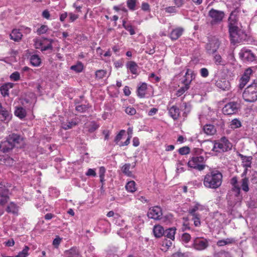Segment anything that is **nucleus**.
<instances>
[{
	"label": "nucleus",
	"mask_w": 257,
	"mask_h": 257,
	"mask_svg": "<svg viewBox=\"0 0 257 257\" xmlns=\"http://www.w3.org/2000/svg\"><path fill=\"white\" fill-rule=\"evenodd\" d=\"M230 125L231 128L236 129L241 126V123L239 119L235 118L231 121Z\"/></svg>",
	"instance_id": "a19ab883"
},
{
	"label": "nucleus",
	"mask_w": 257,
	"mask_h": 257,
	"mask_svg": "<svg viewBox=\"0 0 257 257\" xmlns=\"http://www.w3.org/2000/svg\"><path fill=\"white\" fill-rule=\"evenodd\" d=\"M235 240L233 238H227L224 239L219 240L217 242L218 246H222L225 245L231 244L235 243Z\"/></svg>",
	"instance_id": "7c9ffc66"
},
{
	"label": "nucleus",
	"mask_w": 257,
	"mask_h": 257,
	"mask_svg": "<svg viewBox=\"0 0 257 257\" xmlns=\"http://www.w3.org/2000/svg\"><path fill=\"white\" fill-rule=\"evenodd\" d=\"M215 78H217L215 85L217 87L223 90H227L229 89L230 83L229 81L223 77H218L216 76Z\"/></svg>",
	"instance_id": "ddd939ff"
},
{
	"label": "nucleus",
	"mask_w": 257,
	"mask_h": 257,
	"mask_svg": "<svg viewBox=\"0 0 257 257\" xmlns=\"http://www.w3.org/2000/svg\"><path fill=\"white\" fill-rule=\"evenodd\" d=\"M240 108V104L237 102H230L227 103L223 108V112L226 115L236 113Z\"/></svg>",
	"instance_id": "6e6552de"
},
{
	"label": "nucleus",
	"mask_w": 257,
	"mask_h": 257,
	"mask_svg": "<svg viewBox=\"0 0 257 257\" xmlns=\"http://www.w3.org/2000/svg\"><path fill=\"white\" fill-rule=\"evenodd\" d=\"M174 4L178 8L181 7L184 4V0H173Z\"/></svg>",
	"instance_id": "69168bd1"
},
{
	"label": "nucleus",
	"mask_w": 257,
	"mask_h": 257,
	"mask_svg": "<svg viewBox=\"0 0 257 257\" xmlns=\"http://www.w3.org/2000/svg\"><path fill=\"white\" fill-rule=\"evenodd\" d=\"M126 68L129 69L131 72L133 74L137 73L138 66L134 61H129L126 64Z\"/></svg>",
	"instance_id": "c85d7f7f"
},
{
	"label": "nucleus",
	"mask_w": 257,
	"mask_h": 257,
	"mask_svg": "<svg viewBox=\"0 0 257 257\" xmlns=\"http://www.w3.org/2000/svg\"><path fill=\"white\" fill-rule=\"evenodd\" d=\"M136 0H127L126 4L127 7L130 10L134 11L135 10L136 6Z\"/></svg>",
	"instance_id": "49530a36"
},
{
	"label": "nucleus",
	"mask_w": 257,
	"mask_h": 257,
	"mask_svg": "<svg viewBox=\"0 0 257 257\" xmlns=\"http://www.w3.org/2000/svg\"><path fill=\"white\" fill-rule=\"evenodd\" d=\"M251 160L252 157H246V158H244V159H243L242 160V165L245 168H249L251 167Z\"/></svg>",
	"instance_id": "c03bdc74"
},
{
	"label": "nucleus",
	"mask_w": 257,
	"mask_h": 257,
	"mask_svg": "<svg viewBox=\"0 0 257 257\" xmlns=\"http://www.w3.org/2000/svg\"><path fill=\"white\" fill-rule=\"evenodd\" d=\"M67 257H81V254L78 249L76 247H72L69 250L65 251Z\"/></svg>",
	"instance_id": "393cba45"
},
{
	"label": "nucleus",
	"mask_w": 257,
	"mask_h": 257,
	"mask_svg": "<svg viewBox=\"0 0 257 257\" xmlns=\"http://www.w3.org/2000/svg\"><path fill=\"white\" fill-rule=\"evenodd\" d=\"M87 108H88L86 105H79L76 107V110L80 112H85Z\"/></svg>",
	"instance_id": "4d7b16f0"
},
{
	"label": "nucleus",
	"mask_w": 257,
	"mask_h": 257,
	"mask_svg": "<svg viewBox=\"0 0 257 257\" xmlns=\"http://www.w3.org/2000/svg\"><path fill=\"white\" fill-rule=\"evenodd\" d=\"M85 175L87 176H93L95 177L96 175L95 171L94 169H89L87 172L85 173Z\"/></svg>",
	"instance_id": "0e129e2a"
},
{
	"label": "nucleus",
	"mask_w": 257,
	"mask_h": 257,
	"mask_svg": "<svg viewBox=\"0 0 257 257\" xmlns=\"http://www.w3.org/2000/svg\"><path fill=\"white\" fill-rule=\"evenodd\" d=\"M29 247L28 246H25L22 251H20L16 257H27L28 255V251Z\"/></svg>",
	"instance_id": "a18cd8bd"
},
{
	"label": "nucleus",
	"mask_w": 257,
	"mask_h": 257,
	"mask_svg": "<svg viewBox=\"0 0 257 257\" xmlns=\"http://www.w3.org/2000/svg\"><path fill=\"white\" fill-rule=\"evenodd\" d=\"M125 111L127 114L131 115H134L136 113V109L132 106L127 107L125 108Z\"/></svg>",
	"instance_id": "864d4df0"
},
{
	"label": "nucleus",
	"mask_w": 257,
	"mask_h": 257,
	"mask_svg": "<svg viewBox=\"0 0 257 257\" xmlns=\"http://www.w3.org/2000/svg\"><path fill=\"white\" fill-rule=\"evenodd\" d=\"M204 207L199 203H197L189 208L188 212L190 214H199V212L202 211Z\"/></svg>",
	"instance_id": "6ab92c4d"
},
{
	"label": "nucleus",
	"mask_w": 257,
	"mask_h": 257,
	"mask_svg": "<svg viewBox=\"0 0 257 257\" xmlns=\"http://www.w3.org/2000/svg\"><path fill=\"white\" fill-rule=\"evenodd\" d=\"M14 148V144L10 141L8 138L7 140L3 141L0 144V151L6 153L10 152Z\"/></svg>",
	"instance_id": "dca6fc26"
},
{
	"label": "nucleus",
	"mask_w": 257,
	"mask_h": 257,
	"mask_svg": "<svg viewBox=\"0 0 257 257\" xmlns=\"http://www.w3.org/2000/svg\"><path fill=\"white\" fill-rule=\"evenodd\" d=\"M10 78L15 81H18L20 79V74L17 71L15 72L10 75Z\"/></svg>",
	"instance_id": "3c124183"
},
{
	"label": "nucleus",
	"mask_w": 257,
	"mask_h": 257,
	"mask_svg": "<svg viewBox=\"0 0 257 257\" xmlns=\"http://www.w3.org/2000/svg\"><path fill=\"white\" fill-rule=\"evenodd\" d=\"M225 14L224 12L211 9L208 12V17L210 18V24L215 25L220 23Z\"/></svg>",
	"instance_id": "423d86ee"
},
{
	"label": "nucleus",
	"mask_w": 257,
	"mask_h": 257,
	"mask_svg": "<svg viewBox=\"0 0 257 257\" xmlns=\"http://www.w3.org/2000/svg\"><path fill=\"white\" fill-rule=\"evenodd\" d=\"M70 69L77 73H79L82 71L83 66L81 62H78L76 65L71 66Z\"/></svg>",
	"instance_id": "37998d69"
},
{
	"label": "nucleus",
	"mask_w": 257,
	"mask_h": 257,
	"mask_svg": "<svg viewBox=\"0 0 257 257\" xmlns=\"http://www.w3.org/2000/svg\"><path fill=\"white\" fill-rule=\"evenodd\" d=\"M248 184L249 180L247 178L244 177L241 180V186L242 190L245 192L249 191Z\"/></svg>",
	"instance_id": "f704fd0d"
},
{
	"label": "nucleus",
	"mask_w": 257,
	"mask_h": 257,
	"mask_svg": "<svg viewBox=\"0 0 257 257\" xmlns=\"http://www.w3.org/2000/svg\"><path fill=\"white\" fill-rule=\"evenodd\" d=\"M242 97L247 102H254L257 100V80H254L244 89Z\"/></svg>",
	"instance_id": "7ed1b4c3"
},
{
	"label": "nucleus",
	"mask_w": 257,
	"mask_h": 257,
	"mask_svg": "<svg viewBox=\"0 0 257 257\" xmlns=\"http://www.w3.org/2000/svg\"><path fill=\"white\" fill-rule=\"evenodd\" d=\"M14 86V84L12 83H8L0 87V91L2 94L4 96H9V89L12 88Z\"/></svg>",
	"instance_id": "aec40b11"
},
{
	"label": "nucleus",
	"mask_w": 257,
	"mask_h": 257,
	"mask_svg": "<svg viewBox=\"0 0 257 257\" xmlns=\"http://www.w3.org/2000/svg\"><path fill=\"white\" fill-rule=\"evenodd\" d=\"M191 239V236L189 233H184L182 235L181 240L184 243H188Z\"/></svg>",
	"instance_id": "8fccbe9b"
},
{
	"label": "nucleus",
	"mask_w": 257,
	"mask_h": 257,
	"mask_svg": "<svg viewBox=\"0 0 257 257\" xmlns=\"http://www.w3.org/2000/svg\"><path fill=\"white\" fill-rule=\"evenodd\" d=\"M190 152V149L188 147H184L181 148L179 150V153L181 155H186L189 154Z\"/></svg>",
	"instance_id": "5fc2aeb1"
},
{
	"label": "nucleus",
	"mask_w": 257,
	"mask_h": 257,
	"mask_svg": "<svg viewBox=\"0 0 257 257\" xmlns=\"http://www.w3.org/2000/svg\"><path fill=\"white\" fill-rule=\"evenodd\" d=\"M48 28L46 25H42L40 28L37 30V33L38 35H41L45 33L48 31Z\"/></svg>",
	"instance_id": "09e8293b"
},
{
	"label": "nucleus",
	"mask_w": 257,
	"mask_h": 257,
	"mask_svg": "<svg viewBox=\"0 0 257 257\" xmlns=\"http://www.w3.org/2000/svg\"><path fill=\"white\" fill-rule=\"evenodd\" d=\"M192 216V220L193 221L195 226H199L200 225L201 215L200 214H191Z\"/></svg>",
	"instance_id": "58836bf2"
},
{
	"label": "nucleus",
	"mask_w": 257,
	"mask_h": 257,
	"mask_svg": "<svg viewBox=\"0 0 257 257\" xmlns=\"http://www.w3.org/2000/svg\"><path fill=\"white\" fill-rule=\"evenodd\" d=\"M172 242L171 240H165L163 241V246H166L167 248L172 245Z\"/></svg>",
	"instance_id": "338daca9"
},
{
	"label": "nucleus",
	"mask_w": 257,
	"mask_h": 257,
	"mask_svg": "<svg viewBox=\"0 0 257 257\" xmlns=\"http://www.w3.org/2000/svg\"><path fill=\"white\" fill-rule=\"evenodd\" d=\"M106 74V72L104 70H99L96 71L95 75L96 78L101 79L103 78Z\"/></svg>",
	"instance_id": "de8ad7c7"
},
{
	"label": "nucleus",
	"mask_w": 257,
	"mask_h": 257,
	"mask_svg": "<svg viewBox=\"0 0 257 257\" xmlns=\"http://www.w3.org/2000/svg\"><path fill=\"white\" fill-rule=\"evenodd\" d=\"M214 61L216 65L222 64V60L221 56L219 54H216L214 56Z\"/></svg>",
	"instance_id": "603ef678"
},
{
	"label": "nucleus",
	"mask_w": 257,
	"mask_h": 257,
	"mask_svg": "<svg viewBox=\"0 0 257 257\" xmlns=\"http://www.w3.org/2000/svg\"><path fill=\"white\" fill-rule=\"evenodd\" d=\"M165 12L168 13H177V10L175 7L170 6L167 7L165 9Z\"/></svg>",
	"instance_id": "bf43d9fd"
},
{
	"label": "nucleus",
	"mask_w": 257,
	"mask_h": 257,
	"mask_svg": "<svg viewBox=\"0 0 257 257\" xmlns=\"http://www.w3.org/2000/svg\"><path fill=\"white\" fill-rule=\"evenodd\" d=\"M9 190L0 184V205H4L8 202L9 198Z\"/></svg>",
	"instance_id": "2eb2a0df"
},
{
	"label": "nucleus",
	"mask_w": 257,
	"mask_h": 257,
	"mask_svg": "<svg viewBox=\"0 0 257 257\" xmlns=\"http://www.w3.org/2000/svg\"><path fill=\"white\" fill-rule=\"evenodd\" d=\"M183 105V106L184 107V109H185V111L184 113H186L189 112L191 109L190 105L189 104H187L186 103H184Z\"/></svg>",
	"instance_id": "774afa93"
},
{
	"label": "nucleus",
	"mask_w": 257,
	"mask_h": 257,
	"mask_svg": "<svg viewBox=\"0 0 257 257\" xmlns=\"http://www.w3.org/2000/svg\"><path fill=\"white\" fill-rule=\"evenodd\" d=\"M183 31L184 29L182 28L174 29L170 33V37L172 40H176L182 35Z\"/></svg>",
	"instance_id": "a211bd4d"
},
{
	"label": "nucleus",
	"mask_w": 257,
	"mask_h": 257,
	"mask_svg": "<svg viewBox=\"0 0 257 257\" xmlns=\"http://www.w3.org/2000/svg\"><path fill=\"white\" fill-rule=\"evenodd\" d=\"M136 185L134 181H130L126 183L125 188L128 192L134 193L137 190Z\"/></svg>",
	"instance_id": "473e14b6"
},
{
	"label": "nucleus",
	"mask_w": 257,
	"mask_h": 257,
	"mask_svg": "<svg viewBox=\"0 0 257 257\" xmlns=\"http://www.w3.org/2000/svg\"><path fill=\"white\" fill-rule=\"evenodd\" d=\"M192 72L189 69L187 70L185 74V79L183 81V83L184 86L181 87L176 92V95L180 96L183 94L186 91H187L189 88V84L192 80Z\"/></svg>",
	"instance_id": "0eeeda50"
},
{
	"label": "nucleus",
	"mask_w": 257,
	"mask_h": 257,
	"mask_svg": "<svg viewBox=\"0 0 257 257\" xmlns=\"http://www.w3.org/2000/svg\"><path fill=\"white\" fill-rule=\"evenodd\" d=\"M147 89V84L146 83H142L137 89L138 95L140 98H144L146 95V91Z\"/></svg>",
	"instance_id": "5701e85b"
},
{
	"label": "nucleus",
	"mask_w": 257,
	"mask_h": 257,
	"mask_svg": "<svg viewBox=\"0 0 257 257\" xmlns=\"http://www.w3.org/2000/svg\"><path fill=\"white\" fill-rule=\"evenodd\" d=\"M125 133L124 130H121L119 133L115 137L114 141L116 143H117L121 139L122 136Z\"/></svg>",
	"instance_id": "6e6d98bb"
},
{
	"label": "nucleus",
	"mask_w": 257,
	"mask_h": 257,
	"mask_svg": "<svg viewBox=\"0 0 257 257\" xmlns=\"http://www.w3.org/2000/svg\"><path fill=\"white\" fill-rule=\"evenodd\" d=\"M204 163L205 159L203 156H194L188 161V166L190 168L202 171L205 167Z\"/></svg>",
	"instance_id": "39448f33"
},
{
	"label": "nucleus",
	"mask_w": 257,
	"mask_h": 257,
	"mask_svg": "<svg viewBox=\"0 0 257 257\" xmlns=\"http://www.w3.org/2000/svg\"><path fill=\"white\" fill-rule=\"evenodd\" d=\"M162 215V209L158 206H154L150 208L148 212V217L155 220L160 219Z\"/></svg>",
	"instance_id": "f8f14e48"
},
{
	"label": "nucleus",
	"mask_w": 257,
	"mask_h": 257,
	"mask_svg": "<svg viewBox=\"0 0 257 257\" xmlns=\"http://www.w3.org/2000/svg\"><path fill=\"white\" fill-rule=\"evenodd\" d=\"M12 114L10 111L5 109L0 110V118L3 121H9L11 119Z\"/></svg>",
	"instance_id": "4be33fe9"
},
{
	"label": "nucleus",
	"mask_w": 257,
	"mask_h": 257,
	"mask_svg": "<svg viewBox=\"0 0 257 257\" xmlns=\"http://www.w3.org/2000/svg\"><path fill=\"white\" fill-rule=\"evenodd\" d=\"M203 131L206 135L210 136L214 135L216 132L214 126L210 124H207L204 126Z\"/></svg>",
	"instance_id": "bb28decb"
},
{
	"label": "nucleus",
	"mask_w": 257,
	"mask_h": 257,
	"mask_svg": "<svg viewBox=\"0 0 257 257\" xmlns=\"http://www.w3.org/2000/svg\"><path fill=\"white\" fill-rule=\"evenodd\" d=\"M131 166L130 164H125L122 166L121 168V170L123 173L129 177L132 176V173L130 170Z\"/></svg>",
	"instance_id": "e433bc0d"
},
{
	"label": "nucleus",
	"mask_w": 257,
	"mask_h": 257,
	"mask_svg": "<svg viewBox=\"0 0 257 257\" xmlns=\"http://www.w3.org/2000/svg\"><path fill=\"white\" fill-rule=\"evenodd\" d=\"M200 74L202 77H207L209 75V72L206 68H202L200 69Z\"/></svg>",
	"instance_id": "052dcab7"
},
{
	"label": "nucleus",
	"mask_w": 257,
	"mask_h": 257,
	"mask_svg": "<svg viewBox=\"0 0 257 257\" xmlns=\"http://www.w3.org/2000/svg\"><path fill=\"white\" fill-rule=\"evenodd\" d=\"M208 240L206 238L197 237L194 240L193 245L197 250H204L208 246Z\"/></svg>",
	"instance_id": "9b49d317"
},
{
	"label": "nucleus",
	"mask_w": 257,
	"mask_h": 257,
	"mask_svg": "<svg viewBox=\"0 0 257 257\" xmlns=\"http://www.w3.org/2000/svg\"><path fill=\"white\" fill-rule=\"evenodd\" d=\"M7 211L13 214H17L18 211V207L16 204L13 202H11L7 207Z\"/></svg>",
	"instance_id": "c9c22d12"
},
{
	"label": "nucleus",
	"mask_w": 257,
	"mask_h": 257,
	"mask_svg": "<svg viewBox=\"0 0 257 257\" xmlns=\"http://www.w3.org/2000/svg\"><path fill=\"white\" fill-rule=\"evenodd\" d=\"M234 13L235 12H232L228 19L230 41L234 44L241 42L244 36L242 31L239 29L236 25V19Z\"/></svg>",
	"instance_id": "f03ea898"
},
{
	"label": "nucleus",
	"mask_w": 257,
	"mask_h": 257,
	"mask_svg": "<svg viewBox=\"0 0 257 257\" xmlns=\"http://www.w3.org/2000/svg\"><path fill=\"white\" fill-rule=\"evenodd\" d=\"M34 43L35 48L41 51L46 50L48 48V44H44L41 39H35Z\"/></svg>",
	"instance_id": "b1692460"
},
{
	"label": "nucleus",
	"mask_w": 257,
	"mask_h": 257,
	"mask_svg": "<svg viewBox=\"0 0 257 257\" xmlns=\"http://www.w3.org/2000/svg\"><path fill=\"white\" fill-rule=\"evenodd\" d=\"M77 123V122L75 120H72L71 121L67 120L66 122H63L61 123V127L63 129L67 130L72 128L73 127L76 126Z\"/></svg>",
	"instance_id": "cd10ccee"
},
{
	"label": "nucleus",
	"mask_w": 257,
	"mask_h": 257,
	"mask_svg": "<svg viewBox=\"0 0 257 257\" xmlns=\"http://www.w3.org/2000/svg\"><path fill=\"white\" fill-rule=\"evenodd\" d=\"M203 181L205 187L216 189L221 185L222 175L218 170H212L204 176Z\"/></svg>",
	"instance_id": "f257e3e1"
},
{
	"label": "nucleus",
	"mask_w": 257,
	"mask_h": 257,
	"mask_svg": "<svg viewBox=\"0 0 257 257\" xmlns=\"http://www.w3.org/2000/svg\"><path fill=\"white\" fill-rule=\"evenodd\" d=\"M30 62L33 66L37 67L40 65L41 61L38 55H33L30 58Z\"/></svg>",
	"instance_id": "72a5a7b5"
},
{
	"label": "nucleus",
	"mask_w": 257,
	"mask_h": 257,
	"mask_svg": "<svg viewBox=\"0 0 257 257\" xmlns=\"http://www.w3.org/2000/svg\"><path fill=\"white\" fill-rule=\"evenodd\" d=\"M240 58L244 62H251L255 60L254 54L249 49H242L239 53Z\"/></svg>",
	"instance_id": "9d476101"
},
{
	"label": "nucleus",
	"mask_w": 257,
	"mask_h": 257,
	"mask_svg": "<svg viewBox=\"0 0 257 257\" xmlns=\"http://www.w3.org/2000/svg\"><path fill=\"white\" fill-rule=\"evenodd\" d=\"M153 233L156 237L159 238L164 235L165 230L162 226L157 225L154 226Z\"/></svg>",
	"instance_id": "412c9836"
},
{
	"label": "nucleus",
	"mask_w": 257,
	"mask_h": 257,
	"mask_svg": "<svg viewBox=\"0 0 257 257\" xmlns=\"http://www.w3.org/2000/svg\"><path fill=\"white\" fill-rule=\"evenodd\" d=\"M10 141L14 144V147H21L24 145L23 138L20 135L16 134H12L8 137Z\"/></svg>",
	"instance_id": "4468645a"
},
{
	"label": "nucleus",
	"mask_w": 257,
	"mask_h": 257,
	"mask_svg": "<svg viewBox=\"0 0 257 257\" xmlns=\"http://www.w3.org/2000/svg\"><path fill=\"white\" fill-rule=\"evenodd\" d=\"M232 143L225 137H222L217 141H215L212 151L216 152H225L231 150Z\"/></svg>",
	"instance_id": "20e7f679"
},
{
	"label": "nucleus",
	"mask_w": 257,
	"mask_h": 257,
	"mask_svg": "<svg viewBox=\"0 0 257 257\" xmlns=\"http://www.w3.org/2000/svg\"><path fill=\"white\" fill-rule=\"evenodd\" d=\"M122 26L126 30L130 32L131 35L135 34V31L133 26L130 24H127L124 20L122 22Z\"/></svg>",
	"instance_id": "4c0bfd02"
},
{
	"label": "nucleus",
	"mask_w": 257,
	"mask_h": 257,
	"mask_svg": "<svg viewBox=\"0 0 257 257\" xmlns=\"http://www.w3.org/2000/svg\"><path fill=\"white\" fill-rule=\"evenodd\" d=\"M99 126L94 122H91L88 125L85 126L87 131L90 133H92L98 128Z\"/></svg>",
	"instance_id": "79ce46f5"
},
{
	"label": "nucleus",
	"mask_w": 257,
	"mask_h": 257,
	"mask_svg": "<svg viewBox=\"0 0 257 257\" xmlns=\"http://www.w3.org/2000/svg\"><path fill=\"white\" fill-rule=\"evenodd\" d=\"M220 42L217 38L211 39L206 45V50L209 54H214L220 46Z\"/></svg>",
	"instance_id": "1a4fd4ad"
},
{
	"label": "nucleus",
	"mask_w": 257,
	"mask_h": 257,
	"mask_svg": "<svg viewBox=\"0 0 257 257\" xmlns=\"http://www.w3.org/2000/svg\"><path fill=\"white\" fill-rule=\"evenodd\" d=\"M26 111L25 108L21 106L16 107L15 114L21 119L24 118L26 116Z\"/></svg>",
	"instance_id": "c756f323"
},
{
	"label": "nucleus",
	"mask_w": 257,
	"mask_h": 257,
	"mask_svg": "<svg viewBox=\"0 0 257 257\" xmlns=\"http://www.w3.org/2000/svg\"><path fill=\"white\" fill-rule=\"evenodd\" d=\"M232 190L234 192L236 196H238L239 195L240 188L238 185L233 186Z\"/></svg>",
	"instance_id": "e2e57ef3"
},
{
	"label": "nucleus",
	"mask_w": 257,
	"mask_h": 257,
	"mask_svg": "<svg viewBox=\"0 0 257 257\" xmlns=\"http://www.w3.org/2000/svg\"><path fill=\"white\" fill-rule=\"evenodd\" d=\"M214 257H231L230 253L224 250H220L214 252Z\"/></svg>",
	"instance_id": "ea45409f"
},
{
	"label": "nucleus",
	"mask_w": 257,
	"mask_h": 257,
	"mask_svg": "<svg viewBox=\"0 0 257 257\" xmlns=\"http://www.w3.org/2000/svg\"><path fill=\"white\" fill-rule=\"evenodd\" d=\"M69 22H73L78 18L79 16L76 14H74L72 13H70L68 14Z\"/></svg>",
	"instance_id": "13d9d810"
},
{
	"label": "nucleus",
	"mask_w": 257,
	"mask_h": 257,
	"mask_svg": "<svg viewBox=\"0 0 257 257\" xmlns=\"http://www.w3.org/2000/svg\"><path fill=\"white\" fill-rule=\"evenodd\" d=\"M176 230V229L175 227L168 228L165 231L164 235L167 238L173 240L175 238Z\"/></svg>",
	"instance_id": "2f4dec72"
},
{
	"label": "nucleus",
	"mask_w": 257,
	"mask_h": 257,
	"mask_svg": "<svg viewBox=\"0 0 257 257\" xmlns=\"http://www.w3.org/2000/svg\"><path fill=\"white\" fill-rule=\"evenodd\" d=\"M10 36L12 40L18 42L21 40L23 35L19 30L14 29L12 32Z\"/></svg>",
	"instance_id": "a878e982"
},
{
	"label": "nucleus",
	"mask_w": 257,
	"mask_h": 257,
	"mask_svg": "<svg viewBox=\"0 0 257 257\" xmlns=\"http://www.w3.org/2000/svg\"><path fill=\"white\" fill-rule=\"evenodd\" d=\"M61 241V238L57 236L56 238H55L53 241V245L55 247L57 248L59 246V245L60 243V242Z\"/></svg>",
	"instance_id": "680f3d73"
},
{
	"label": "nucleus",
	"mask_w": 257,
	"mask_h": 257,
	"mask_svg": "<svg viewBox=\"0 0 257 257\" xmlns=\"http://www.w3.org/2000/svg\"><path fill=\"white\" fill-rule=\"evenodd\" d=\"M169 113L173 119L176 120L180 115V110L176 106L173 105L169 109Z\"/></svg>",
	"instance_id": "f3484780"
}]
</instances>
